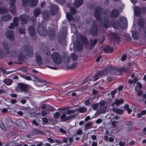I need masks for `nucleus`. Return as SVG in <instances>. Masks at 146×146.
I'll list each match as a JSON object with an SVG mask.
<instances>
[{
	"instance_id": "423d86ee",
	"label": "nucleus",
	"mask_w": 146,
	"mask_h": 146,
	"mask_svg": "<svg viewBox=\"0 0 146 146\" xmlns=\"http://www.w3.org/2000/svg\"><path fill=\"white\" fill-rule=\"evenodd\" d=\"M58 10L57 6L54 4H51L49 13L51 15H54Z\"/></svg>"
},
{
	"instance_id": "f257e3e1",
	"label": "nucleus",
	"mask_w": 146,
	"mask_h": 146,
	"mask_svg": "<svg viewBox=\"0 0 146 146\" xmlns=\"http://www.w3.org/2000/svg\"><path fill=\"white\" fill-rule=\"evenodd\" d=\"M102 11L103 10L100 7H97L95 9L94 16L97 20L100 21L101 25L107 29L110 25V22L106 18V14L102 13Z\"/></svg>"
},
{
	"instance_id": "0eeeda50",
	"label": "nucleus",
	"mask_w": 146,
	"mask_h": 146,
	"mask_svg": "<svg viewBox=\"0 0 146 146\" xmlns=\"http://www.w3.org/2000/svg\"><path fill=\"white\" fill-rule=\"evenodd\" d=\"M76 12V10L71 7L70 10V13H67L66 14V16L68 20L70 21L72 20L73 17L72 15H74Z\"/></svg>"
},
{
	"instance_id": "ea45409f",
	"label": "nucleus",
	"mask_w": 146,
	"mask_h": 146,
	"mask_svg": "<svg viewBox=\"0 0 146 146\" xmlns=\"http://www.w3.org/2000/svg\"><path fill=\"white\" fill-rule=\"evenodd\" d=\"M0 127L4 131L6 129V127L3 125V122L1 120H0Z\"/></svg>"
},
{
	"instance_id": "8fccbe9b",
	"label": "nucleus",
	"mask_w": 146,
	"mask_h": 146,
	"mask_svg": "<svg viewBox=\"0 0 146 146\" xmlns=\"http://www.w3.org/2000/svg\"><path fill=\"white\" fill-rule=\"evenodd\" d=\"M75 111L73 110H68L66 111V113L67 114H72L74 113Z\"/></svg>"
},
{
	"instance_id": "412c9836",
	"label": "nucleus",
	"mask_w": 146,
	"mask_h": 146,
	"mask_svg": "<svg viewBox=\"0 0 146 146\" xmlns=\"http://www.w3.org/2000/svg\"><path fill=\"white\" fill-rule=\"evenodd\" d=\"M35 58L37 64H41L42 63L41 58L38 53H35Z\"/></svg>"
},
{
	"instance_id": "4468645a",
	"label": "nucleus",
	"mask_w": 146,
	"mask_h": 146,
	"mask_svg": "<svg viewBox=\"0 0 146 146\" xmlns=\"http://www.w3.org/2000/svg\"><path fill=\"white\" fill-rule=\"evenodd\" d=\"M146 11V8L144 7H142L140 9V11L139 10V8L137 7L134 9L135 13L137 15H139L140 13L143 12L144 13Z\"/></svg>"
},
{
	"instance_id": "4be33fe9",
	"label": "nucleus",
	"mask_w": 146,
	"mask_h": 146,
	"mask_svg": "<svg viewBox=\"0 0 146 146\" xmlns=\"http://www.w3.org/2000/svg\"><path fill=\"white\" fill-rule=\"evenodd\" d=\"M42 15L43 19L45 21H46L48 20L49 18V15L47 11H44L42 13Z\"/></svg>"
},
{
	"instance_id": "a878e982",
	"label": "nucleus",
	"mask_w": 146,
	"mask_h": 146,
	"mask_svg": "<svg viewBox=\"0 0 146 146\" xmlns=\"http://www.w3.org/2000/svg\"><path fill=\"white\" fill-rule=\"evenodd\" d=\"M124 102L122 99H117L115 102V104L117 105H119L123 104Z\"/></svg>"
},
{
	"instance_id": "2f4dec72",
	"label": "nucleus",
	"mask_w": 146,
	"mask_h": 146,
	"mask_svg": "<svg viewBox=\"0 0 146 146\" xmlns=\"http://www.w3.org/2000/svg\"><path fill=\"white\" fill-rule=\"evenodd\" d=\"M8 11V9L4 7H0V14L7 13Z\"/></svg>"
},
{
	"instance_id": "bb28decb",
	"label": "nucleus",
	"mask_w": 146,
	"mask_h": 146,
	"mask_svg": "<svg viewBox=\"0 0 146 146\" xmlns=\"http://www.w3.org/2000/svg\"><path fill=\"white\" fill-rule=\"evenodd\" d=\"M112 110L113 111L116 113H117L120 115H121L123 113V111L121 109H116L115 108H113L112 109Z\"/></svg>"
},
{
	"instance_id": "69168bd1",
	"label": "nucleus",
	"mask_w": 146,
	"mask_h": 146,
	"mask_svg": "<svg viewBox=\"0 0 146 146\" xmlns=\"http://www.w3.org/2000/svg\"><path fill=\"white\" fill-rule=\"evenodd\" d=\"M47 139L48 141L51 143H52L54 142V140L51 138H47Z\"/></svg>"
},
{
	"instance_id": "c85d7f7f",
	"label": "nucleus",
	"mask_w": 146,
	"mask_h": 146,
	"mask_svg": "<svg viewBox=\"0 0 146 146\" xmlns=\"http://www.w3.org/2000/svg\"><path fill=\"white\" fill-rule=\"evenodd\" d=\"M40 13V9L36 8L35 9L34 11V15L35 16L37 17Z\"/></svg>"
},
{
	"instance_id": "09e8293b",
	"label": "nucleus",
	"mask_w": 146,
	"mask_h": 146,
	"mask_svg": "<svg viewBox=\"0 0 146 146\" xmlns=\"http://www.w3.org/2000/svg\"><path fill=\"white\" fill-rule=\"evenodd\" d=\"M114 37L115 39L117 41V42H118L120 40L119 37L116 34H114Z\"/></svg>"
},
{
	"instance_id": "c03bdc74",
	"label": "nucleus",
	"mask_w": 146,
	"mask_h": 146,
	"mask_svg": "<svg viewBox=\"0 0 146 146\" xmlns=\"http://www.w3.org/2000/svg\"><path fill=\"white\" fill-rule=\"evenodd\" d=\"M133 37L135 39L137 38V32L136 31H134L132 34Z\"/></svg>"
},
{
	"instance_id": "6e6552de",
	"label": "nucleus",
	"mask_w": 146,
	"mask_h": 146,
	"mask_svg": "<svg viewBox=\"0 0 146 146\" xmlns=\"http://www.w3.org/2000/svg\"><path fill=\"white\" fill-rule=\"evenodd\" d=\"M90 33L93 35H96L98 33V29L96 24H94L91 27L90 30Z\"/></svg>"
},
{
	"instance_id": "6e6d98bb",
	"label": "nucleus",
	"mask_w": 146,
	"mask_h": 146,
	"mask_svg": "<svg viewBox=\"0 0 146 146\" xmlns=\"http://www.w3.org/2000/svg\"><path fill=\"white\" fill-rule=\"evenodd\" d=\"M127 56L126 55L124 54L123 55L121 58V60L123 61L127 59Z\"/></svg>"
},
{
	"instance_id": "393cba45",
	"label": "nucleus",
	"mask_w": 146,
	"mask_h": 146,
	"mask_svg": "<svg viewBox=\"0 0 146 146\" xmlns=\"http://www.w3.org/2000/svg\"><path fill=\"white\" fill-rule=\"evenodd\" d=\"M55 32L53 30H52L50 31L49 33L48 34V36L50 38L51 40L53 39L55 37Z\"/></svg>"
},
{
	"instance_id": "a18cd8bd",
	"label": "nucleus",
	"mask_w": 146,
	"mask_h": 146,
	"mask_svg": "<svg viewBox=\"0 0 146 146\" xmlns=\"http://www.w3.org/2000/svg\"><path fill=\"white\" fill-rule=\"evenodd\" d=\"M141 20L140 19L139 20V21H138V24H139V25L140 27L141 28H142L143 27V25H144V23H143V22L142 21L141 22Z\"/></svg>"
},
{
	"instance_id": "4d7b16f0",
	"label": "nucleus",
	"mask_w": 146,
	"mask_h": 146,
	"mask_svg": "<svg viewBox=\"0 0 146 146\" xmlns=\"http://www.w3.org/2000/svg\"><path fill=\"white\" fill-rule=\"evenodd\" d=\"M60 131L63 134H65L66 131L62 128H60L59 129Z\"/></svg>"
},
{
	"instance_id": "bf43d9fd",
	"label": "nucleus",
	"mask_w": 146,
	"mask_h": 146,
	"mask_svg": "<svg viewBox=\"0 0 146 146\" xmlns=\"http://www.w3.org/2000/svg\"><path fill=\"white\" fill-rule=\"evenodd\" d=\"M20 33L21 34H24L25 33V30L22 28H21L19 29Z\"/></svg>"
},
{
	"instance_id": "37998d69",
	"label": "nucleus",
	"mask_w": 146,
	"mask_h": 146,
	"mask_svg": "<svg viewBox=\"0 0 146 146\" xmlns=\"http://www.w3.org/2000/svg\"><path fill=\"white\" fill-rule=\"evenodd\" d=\"M117 122L116 121H113L111 122V124L113 127H115L117 126Z\"/></svg>"
},
{
	"instance_id": "0e129e2a",
	"label": "nucleus",
	"mask_w": 146,
	"mask_h": 146,
	"mask_svg": "<svg viewBox=\"0 0 146 146\" xmlns=\"http://www.w3.org/2000/svg\"><path fill=\"white\" fill-rule=\"evenodd\" d=\"M90 101L89 100H86L84 102L85 105L88 106L89 104Z\"/></svg>"
},
{
	"instance_id": "603ef678",
	"label": "nucleus",
	"mask_w": 146,
	"mask_h": 146,
	"mask_svg": "<svg viewBox=\"0 0 146 146\" xmlns=\"http://www.w3.org/2000/svg\"><path fill=\"white\" fill-rule=\"evenodd\" d=\"M3 47L4 49L5 50H7L8 49L9 46L7 43H4L3 45Z\"/></svg>"
},
{
	"instance_id": "c9c22d12",
	"label": "nucleus",
	"mask_w": 146,
	"mask_h": 146,
	"mask_svg": "<svg viewBox=\"0 0 146 146\" xmlns=\"http://www.w3.org/2000/svg\"><path fill=\"white\" fill-rule=\"evenodd\" d=\"M18 58L19 60L21 61H23L25 59V56L24 55H22V52L20 53L19 55L18 56Z\"/></svg>"
},
{
	"instance_id": "79ce46f5",
	"label": "nucleus",
	"mask_w": 146,
	"mask_h": 146,
	"mask_svg": "<svg viewBox=\"0 0 146 146\" xmlns=\"http://www.w3.org/2000/svg\"><path fill=\"white\" fill-rule=\"evenodd\" d=\"M82 42L84 44L86 45H88V41L86 37H83L82 39Z\"/></svg>"
},
{
	"instance_id": "f704fd0d",
	"label": "nucleus",
	"mask_w": 146,
	"mask_h": 146,
	"mask_svg": "<svg viewBox=\"0 0 146 146\" xmlns=\"http://www.w3.org/2000/svg\"><path fill=\"white\" fill-rule=\"evenodd\" d=\"M99 76H100L106 74V71L104 70L99 71L96 73Z\"/></svg>"
},
{
	"instance_id": "a19ab883",
	"label": "nucleus",
	"mask_w": 146,
	"mask_h": 146,
	"mask_svg": "<svg viewBox=\"0 0 146 146\" xmlns=\"http://www.w3.org/2000/svg\"><path fill=\"white\" fill-rule=\"evenodd\" d=\"M77 49L78 50H81L83 46L82 44L79 43L77 46Z\"/></svg>"
},
{
	"instance_id": "f3484780",
	"label": "nucleus",
	"mask_w": 146,
	"mask_h": 146,
	"mask_svg": "<svg viewBox=\"0 0 146 146\" xmlns=\"http://www.w3.org/2000/svg\"><path fill=\"white\" fill-rule=\"evenodd\" d=\"M119 11L117 9H113L110 13V16L111 17H117L119 15Z\"/></svg>"
},
{
	"instance_id": "58836bf2",
	"label": "nucleus",
	"mask_w": 146,
	"mask_h": 146,
	"mask_svg": "<svg viewBox=\"0 0 146 146\" xmlns=\"http://www.w3.org/2000/svg\"><path fill=\"white\" fill-rule=\"evenodd\" d=\"M77 66V64L76 63H74L72 64L69 66V69H74L76 68Z\"/></svg>"
},
{
	"instance_id": "c756f323",
	"label": "nucleus",
	"mask_w": 146,
	"mask_h": 146,
	"mask_svg": "<svg viewBox=\"0 0 146 146\" xmlns=\"http://www.w3.org/2000/svg\"><path fill=\"white\" fill-rule=\"evenodd\" d=\"M78 110L79 112L82 113L86 111L87 108L84 106L82 107L78 108Z\"/></svg>"
},
{
	"instance_id": "cd10ccee",
	"label": "nucleus",
	"mask_w": 146,
	"mask_h": 146,
	"mask_svg": "<svg viewBox=\"0 0 146 146\" xmlns=\"http://www.w3.org/2000/svg\"><path fill=\"white\" fill-rule=\"evenodd\" d=\"M4 83L7 85H11L13 82V81L11 79H5L4 80Z\"/></svg>"
},
{
	"instance_id": "de8ad7c7",
	"label": "nucleus",
	"mask_w": 146,
	"mask_h": 146,
	"mask_svg": "<svg viewBox=\"0 0 146 146\" xmlns=\"http://www.w3.org/2000/svg\"><path fill=\"white\" fill-rule=\"evenodd\" d=\"M99 77L100 76L98 74H97V73L93 77V78H94V81H96L99 79Z\"/></svg>"
},
{
	"instance_id": "dca6fc26",
	"label": "nucleus",
	"mask_w": 146,
	"mask_h": 146,
	"mask_svg": "<svg viewBox=\"0 0 146 146\" xmlns=\"http://www.w3.org/2000/svg\"><path fill=\"white\" fill-rule=\"evenodd\" d=\"M83 0H75L73 6L75 8L78 7L83 3Z\"/></svg>"
},
{
	"instance_id": "e433bc0d",
	"label": "nucleus",
	"mask_w": 146,
	"mask_h": 146,
	"mask_svg": "<svg viewBox=\"0 0 146 146\" xmlns=\"http://www.w3.org/2000/svg\"><path fill=\"white\" fill-rule=\"evenodd\" d=\"M71 58L73 61H76L77 59V56L74 53H72L71 54Z\"/></svg>"
},
{
	"instance_id": "338daca9",
	"label": "nucleus",
	"mask_w": 146,
	"mask_h": 146,
	"mask_svg": "<svg viewBox=\"0 0 146 146\" xmlns=\"http://www.w3.org/2000/svg\"><path fill=\"white\" fill-rule=\"evenodd\" d=\"M143 93V92L141 91H139L137 92V95L139 96H141Z\"/></svg>"
},
{
	"instance_id": "1a4fd4ad",
	"label": "nucleus",
	"mask_w": 146,
	"mask_h": 146,
	"mask_svg": "<svg viewBox=\"0 0 146 146\" xmlns=\"http://www.w3.org/2000/svg\"><path fill=\"white\" fill-rule=\"evenodd\" d=\"M20 18L22 23H27L29 19V16L26 14H23L20 16Z\"/></svg>"
},
{
	"instance_id": "7ed1b4c3",
	"label": "nucleus",
	"mask_w": 146,
	"mask_h": 146,
	"mask_svg": "<svg viewBox=\"0 0 146 146\" xmlns=\"http://www.w3.org/2000/svg\"><path fill=\"white\" fill-rule=\"evenodd\" d=\"M52 57L54 62L55 64L59 65L62 62L61 56L58 53H54L52 54Z\"/></svg>"
},
{
	"instance_id": "774afa93",
	"label": "nucleus",
	"mask_w": 146,
	"mask_h": 146,
	"mask_svg": "<svg viewBox=\"0 0 146 146\" xmlns=\"http://www.w3.org/2000/svg\"><path fill=\"white\" fill-rule=\"evenodd\" d=\"M119 145L120 146H124L125 145V143L124 142L121 141L119 143Z\"/></svg>"
},
{
	"instance_id": "5701e85b",
	"label": "nucleus",
	"mask_w": 146,
	"mask_h": 146,
	"mask_svg": "<svg viewBox=\"0 0 146 146\" xmlns=\"http://www.w3.org/2000/svg\"><path fill=\"white\" fill-rule=\"evenodd\" d=\"M34 78L36 79V81L37 82L42 83L46 85L47 82L43 80L41 78L37 76H35Z\"/></svg>"
},
{
	"instance_id": "f8f14e48",
	"label": "nucleus",
	"mask_w": 146,
	"mask_h": 146,
	"mask_svg": "<svg viewBox=\"0 0 146 146\" xmlns=\"http://www.w3.org/2000/svg\"><path fill=\"white\" fill-rule=\"evenodd\" d=\"M6 35L7 37L10 40H12L14 39V35L11 30L7 31L6 33Z\"/></svg>"
},
{
	"instance_id": "680f3d73",
	"label": "nucleus",
	"mask_w": 146,
	"mask_h": 146,
	"mask_svg": "<svg viewBox=\"0 0 146 146\" xmlns=\"http://www.w3.org/2000/svg\"><path fill=\"white\" fill-rule=\"evenodd\" d=\"M118 71L120 72H122L125 71V69L124 68H119L118 69Z\"/></svg>"
},
{
	"instance_id": "72a5a7b5",
	"label": "nucleus",
	"mask_w": 146,
	"mask_h": 146,
	"mask_svg": "<svg viewBox=\"0 0 146 146\" xmlns=\"http://www.w3.org/2000/svg\"><path fill=\"white\" fill-rule=\"evenodd\" d=\"M11 119L10 118H8L7 119H6V123L8 127L11 126Z\"/></svg>"
},
{
	"instance_id": "4c0bfd02",
	"label": "nucleus",
	"mask_w": 146,
	"mask_h": 146,
	"mask_svg": "<svg viewBox=\"0 0 146 146\" xmlns=\"http://www.w3.org/2000/svg\"><path fill=\"white\" fill-rule=\"evenodd\" d=\"M93 124L92 122H90L87 123L85 125L84 127L86 128V130L88 129V127L92 126Z\"/></svg>"
},
{
	"instance_id": "473e14b6",
	"label": "nucleus",
	"mask_w": 146,
	"mask_h": 146,
	"mask_svg": "<svg viewBox=\"0 0 146 146\" xmlns=\"http://www.w3.org/2000/svg\"><path fill=\"white\" fill-rule=\"evenodd\" d=\"M38 0H31L30 2V5L32 7L36 6Z\"/></svg>"
},
{
	"instance_id": "ddd939ff",
	"label": "nucleus",
	"mask_w": 146,
	"mask_h": 146,
	"mask_svg": "<svg viewBox=\"0 0 146 146\" xmlns=\"http://www.w3.org/2000/svg\"><path fill=\"white\" fill-rule=\"evenodd\" d=\"M74 117L73 115H70L68 116H66V115L65 114H63L61 115L60 117L61 120L62 121H65L67 120H68Z\"/></svg>"
},
{
	"instance_id": "7c9ffc66",
	"label": "nucleus",
	"mask_w": 146,
	"mask_h": 146,
	"mask_svg": "<svg viewBox=\"0 0 146 146\" xmlns=\"http://www.w3.org/2000/svg\"><path fill=\"white\" fill-rule=\"evenodd\" d=\"M90 45L92 46H94L97 42V40L96 39H91L90 40Z\"/></svg>"
},
{
	"instance_id": "39448f33",
	"label": "nucleus",
	"mask_w": 146,
	"mask_h": 146,
	"mask_svg": "<svg viewBox=\"0 0 146 146\" xmlns=\"http://www.w3.org/2000/svg\"><path fill=\"white\" fill-rule=\"evenodd\" d=\"M37 31L39 34L43 36H45L46 34V28L42 25H39L37 29Z\"/></svg>"
},
{
	"instance_id": "e2e57ef3",
	"label": "nucleus",
	"mask_w": 146,
	"mask_h": 146,
	"mask_svg": "<svg viewBox=\"0 0 146 146\" xmlns=\"http://www.w3.org/2000/svg\"><path fill=\"white\" fill-rule=\"evenodd\" d=\"M55 142L58 144H62V142L61 141L56 139L55 140Z\"/></svg>"
},
{
	"instance_id": "9b49d317",
	"label": "nucleus",
	"mask_w": 146,
	"mask_h": 146,
	"mask_svg": "<svg viewBox=\"0 0 146 146\" xmlns=\"http://www.w3.org/2000/svg\"><path fill=\"white\" fill-rule=\"evenodd\" d=\"M17 126L20 128H23L26 126V124L24 121L22 119H18L16 121Z\"/></svg>"
},
{
	"instance_id": "052dcab7",
	"label": "nucleus",
	"mask_w": 146,
	"mask_h": 146,
	"mask_svg": "<svg viewBox=\"0 0 146 146\" xmlns=\"http://www.w3.org/2000/svg\"><path fill=\"white\" fill-rule=\"evenodd\" d=\"M105 104V102L104 101H101L100 102V104L102 106H104Z\"/></svg>"
},
{
	"instance_id": "5fc2aeb1",
	"label": "nucleus",
	"mask_w": 146,
	"mask_h": 146,
	"mask_svg": "<svg viewBox=\"0 0 146 146\" xmlns=\"http://www.w3.org/2000/svg\"><path fill=\"white\" fill-rule=\"evenodd\" d=\"M90 79V78L89 77H88L85 78L84 80V82L81 83V84H84L86 83Z\"/></svg>"
},
{
	"instance_id": "b1692460",
	"label": "nucleus",
	"mask_w": 146,
	"mask_h": 146,
	"mask_svg": "<svg viewBox=\"0 0 146 146\" xmlns=\"http://www.w3.org/2000/svg\"><path fill=\"white\" fill-rule=\"evenodd\" d=\"M104 51L106 53H111L113 50V48L109 46H107L104 48Z\"/></svg>"
},
{
	"instance_id": "49530a36",
	"label": "nucleus",
	"mask_w": 146,
	"mask_h": 146,
	"mask_svg": "<svg viewBox=\"0 0 146 146\" xmlns=\"http://www.w3.org/2000/svg\"><path fill=\"white\" fill-rule=\"evenodd\" d=\"M60 115V113L58 112H56L54 115V117L55 119L57 118Z\"/></svg>"
},
{
	"instance_id": "f03ea898",
	"label": "nucleus",
	"mask_w": 146,
	"mask_h": 146,
	"mask_svg": "<svg viewBox=\"0 0 146 146\" xmlns=\"http://www.w3.org/2000/svg\"><path fill=\"white\" fill-rule=\"evenodd\" d=\"M113 27L117 29H118L119 27H121L123 29H126L127 26V21L126 18L122 17L120 18V21L118 23L115 24L114 25H112Z\"/></svg>"
},
{
	"instance_id": "2eb2a0df",
	"label": "nucleus",
	"mask_w": 146,
	"mask_h": 146,
	"mask_svg": "<svg viewBox=\"0 0 146 146\" xmlns=\"http://www.w3.org/2000/svg\"><path fill=\"white\" fill-rule=\"evenodd\" d=\"M1 19L3 21H7L12 19V17L9 14L3 15L2 16Z\"/></svg>"
},
{
	"instance_id": "aec40b11",
	"label": "nucleus",
	"mask_w": 146,
	"mask_h": 146,
	"mask_svg": "<svg viewBox=\"0 0 146 146\" xmlns=\"http://www.w3.org/2000/svg\"><path fill=\"white\" fill-rule=\"evenodd\" d=\"M7 146H22L21 144H18L15 141L13 140L6 144Z\"/></svg>"
},
{
	"instance_id": "13d9d810",
	"label": "nucleus",
	"mask_w": 146,
	"mask_h": 146,
	"mask_svg": "<svg viewBox=\"0 0 146 146\" xmlns=\"http://www.w3.org/2000/svg\"><path fill=\"white\" fill-rule=\"evenodd\" d=\"M24 78L27 80H31V77L29 76H26L24 77Z\"/></svg>"
},
{
	"instance_id": "a211bd4d",
	"label": "nucleus",
	"mask_w": 146,
	"mask_h": 146,
	"mask_svg": "<svg viewBox=\"0 0 146 146\" xmlns=\"http://www.w3.org/2000/svg\"><path fill=\"white\" fill-rule=\"evenodd\" d=\"M24 48L29 55H31L33 54V50L27 45H26L24 46Z\"/></svg>"
},
{
	"instance_id": "6ab92c4d",
	"label": "nucleus",
	"mask_w": 146,
	"mask_h": 146,
	"mask_svg": "<svg viewBox=\"0 0 146 146\" xmlns=\"http://www.w3.org/2000/svg\"><path fill=\"white\" fill-rule=\"evenodd\" d=\"M29 31L31 36H34L35 33V29L33 25L30 26L29 28Z\"/></svg>"
},
{
	"instance_id": "9d476101",
	"label": "nucleus",
	"mask_w": 146,
	"mask_h": 146,
	"mask_svg": "<svg viewBox=\"0 0 146 146\" xmlns=\"http://www.w3.org/2000/svg\"><path fill=\"white\" fill-rule=\"evenodd\" d=\"M19 19L18 17H15L13 19V23H11L10 25L9 26V28L10 29L14 28V26L17 27L19 23Z\"/></svg>"
},
{
	"instance_id": "20e7f679",
	"label": "nucleus",
	"mask_w": 146,
	"mask_h": 146,
	"mask_svg": "<svg viewBox=\"0 0 146 146\" xmlns=\"http://www.w3.org/2000/svg\"><path fill=\"white\" fill-rule=\"evenodd\" d=\"M27 86L26 85L22 83H19L17 84L15 90L17 92H25L27 90Z\"/></svg>"
},
{
	"instance_id": "864d4df0",
	"label": "nucleus",
	"mask_w": 146,
	"mask_h": 146,
	"mask_svg": "<svg viewBox=\"0 0 146 146\" xmlns=\"http://www.w3.org/2000/svg\"><path fill=\"white\" fill-rule=\"evenodd\" d=\"M117 90H116L112 91L111 92V94L112 97L113 98L114 97V94L116 93Z\"/></svg>"
},
{
	"instance_id": "3c124183",
	"label": "nucleus",
	"mask_w": 146,
	"mask_h": 146,
	"mask_svg": "<svg viewBox=\"0 0 146 146\" xmlns=\"http://www.w3.org/2000/svg\"><path fill=\"white\" fill-rule=\"evenodd\" d=\"M98 105L97 104H94L92 105V107L94 109H96L98 108Z\"/></svg>"
}]
</instances>
